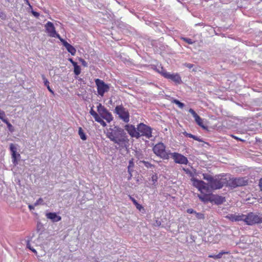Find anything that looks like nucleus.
Segmentation results:
<instances>
[{
  "mask_svg": "<svg viewBox=\"0 0 262 262\" xmlns=\"http://www.w3.org/2000/svg\"><path fill=\"white\" fill-rule=\"evenodd\" d=\"M97 262H99V261H97Z\"/></svg>",
  "mask_w": 262,
  "mask_h": 262,
  "instance_id": "nucleus-56",
  "label": "nucleus"
},
{
  "mask_svg": "<svg viewBox=\"0 0 262 262\" xmlns=\"http://www.w3.org/2000/svg\"><path fill=\"white\" fill-rule=\"evenodd\" d=\"M157 71L160 73L165 78V73H168L163 68V67H159L156 69Z\"/></svg>",
  "mask_w": 262,
  "mask_h": 262,
  "instance_id": "nucleus-32",
  "label": "nucleus"
},
{
  "mask_svg": "<svg viewBox=\"0 0 262 262\" xmlns=\"http://www.w3.org/2000/svg\"><path fill=\"white\" fill-rule=\"evenodd\" d=\"M165 75L166 78L169 79L177 83H180L182 81L180 76L178 74H171L168 73H165Z\"/></svg>",
  "mask_w": 262,
  "mask_h": 262,
  "instance_id": "nucleus-17",
  "label": "nucleus"
},
{
  "mask_svg": "<svg viewBox=\"0 0 262 262\" xmlns=\"http://www.w3.org/2000/svg\"><path fill=\"white\" fill-rule=\"evenodd\" d=\"M204 184V182L195 179L193 180V185L197 188L199 191L201 189L202 185Z\"/></svg>",
  "mask_w": 262,
  "mask_h": 262,
  "instance_id": "nucleus-21",
  "label": "nucleus"
},
{
  "mask_svg": "<svg viewBox=\"0 0 262 262\" xmlns=\"http://www.w3.org/2000/svg\"><path fill=\"white\" fill-rule=\"evenodd\" d=\"M134 167V163L133 162V159H132L129 161V164L128 166V172L131 174V172L133 171V168ZM132 176V174H130V177Z\"/></svg>",
  "mask_w": 262,
  "mask_h": 262,
  "instance_id": "nucleus-27",
  "label": "nucleus"
},
{
  "mask_svg": "<svg viewBox=\"0 0 262 262\" xmlns=\"http://www.w3.org/2000/svg\"><path fill=\"white\" fill-rule=\"evenodd\" d=\"M189 112L191 114L195 119V121L198 125L202 127L203 129H206L207 126L203 124V120L201 117L196 113V112L192 108L189 110Z\"/></svg>",
  "mask_w": 262,
  "mask_h": 262,
  "instance_id": "nucleus-14",
  "label": "nucleus"
},
{
  "mask_svg": "<svg viewBox=\"0 0 262 262\" xmlns=\"http://www.w3.org/2000/svg\"><path fill=\"white\" fill-rule=\"evenodd\" d=\"M6 114L4 111L0 109V119L4 122V120H6L7 118H5Z\"/></svg>",
  "mask_w": 262,
  "mask_h": 262,
  "instance_id": "nucleus-34",
  "label": "nucleus"
},
{
  "mask_svg": "<svg viewBox=\"0 0 262 262\" xmlns=\"http://www.w3.org/2000/svg\"><path fill=\"white\" fill-rule=\"evenodd\" d=\"M226 201L225 198L219 195L211 194V202L216 205H220Z\"/></svg>",
  "mask_w": 262,
  "mask_h": 262,
  "instance_id": "nucleus-16",
  "label": "nucleus"
},
{
  "mask_svg": "<svg viewBox=\"0 0 262 262\" xmlns=\"http://www.w3.org/2000/svg\"><path fill=\"white\" fill-rule=\"evenodd\" d=\"M92 116L94 118L96 121H97V120L101 118L96 112L92 115Z\"/></svg>",
  "mask_w": 262,
  "mask_h": 262,
  "instance_id": "nucleus-43",
  "label": "nucleus"
},
{
  "mask_svg": "<svg viewBox=\"0 0 262 262\" xmlns=\"http://www.w3.org/2000/svg\"><path fill=\"white\" fill-rule=\"evenodd\" d=\"M4 122L7 124V128L9 132L13 133L14 132V128L12 125L8 121V119L6 120H4Z\"/></svg>",
  "mask_w": 262,
  "mask_h": 262,
  "instance_id": "nucleus-26",
  "label": "nucleus"
},
{
  "mask_svg": "<svg viewBox=\"0 0 262 262\" xmlns=\"http://www.w3.org/2000/svg\"><path fill=\"white\" fill-rule=\"evenodd\" d=\"M0 18L2 20H6L7 18L6 14L4 12H2L0 11Z\"/></svg>",
  "mask_w": 262,
  "mask_h": 262,
  "instance_id": "nucleus-37",
  "label": "nucleus"
},
{
  "mask_svg": "<svg viewBox=\"0 0 262 262\" xmlns=\"http://www.w3.org/2000/svg\"><path fill=\"white\" fill-rule=\"evenodd\" d=\"M97 122H99L103 127L106 126V123L101 118H100V119H99V120H98Z\"/></svg>",
  "mask_w": 262,
  "mask_h": 262,
  "instance_id": "nucleus-41",
  "label": "nucleus"
},
{
  "mask_svg": "<svg viewBox=\"0 0 262 262\" xmlns=\"http://www.w3.org/2000/svg\"><path fill=\"white\" fill-rule=\"evenodd\" d=\"M10 150L12 155V161L16 165L18 163L17 158L20 157V154L17 153V148L13 143L10 144Z\"/></svg>",
  "mask_w": 262,
  "mask_h": 262,
  "instance_id": "nucleus-13",
  "label": "nucleus"
},
{
  "mask_svg": "<svg viewBox=\"0 0 262 262\" xmlns=\"http://www.w3.org/2000/svg\"><path fill=\"white\" fill-rule=\"evenodd\" d=\"M151 179L153 182V184H155L157 182L158 176L157 174H153L151 177Z\"/></svg>",
  "mask_w": 262,
  "mask_h": 262,
  "instance_id": "nucleus-40",
  "label": "nucleus"
},
{
  "mask_svg": "<svg viewBox=\"0 0 262 262\" xmlns=\"http://www.w3.org/2000/svg\"><path fill=\"white\" fill-rule=\"evenodd\" d=\"M27 247L31 251H32L34 254H37L36 250L34 249L32 247H31V244L29 241L27 242Z\"/></svg>",
  "mask_w": 262,
  "mask_h": 262,
  "instance_id": "nucleus-35",
  "label": "nucleus"
},
{
  "mask_svg": "<svg viewBox=\"0 0 262 262\" xmlns=\"http://www.w3.org/2000/svg\"><path fill=\"white\" fill-rule=\"evenodd\" d=\"M57 262H66L65 257L63 256L59 258Z\"/></svg>",
  "mask_w": 262,
  "mask_h": 262,
  "instance_id": "nucleus-50",
  "label": "nucleus"
},
{
  "mask_svg": "<svg viewBox=\"0 0 262 262\" xmlns=\"http://www.w3.org/2000/svg\"><path fill=\"white\" fill-rule=\"evenodd\" d=\"M186 67H187L189 69H191L193 67V64H191V63H185L184 64Z\"/></svg>",
  "mask_w": 262,
  "mask_h": 262,
  "instance_id": "nucleus-47",
  "label": "nucleus"
},
{
  "mask_svg": "<svg viewBox=\"0 0 262 262\" xmlns=\"http://www.w3.org/2000/svg\"><path fill=\"white\" fill-rule=\"evenodd\" d=\"M59 39H60V40L61 41V42H62V43L63 46L64 47H66V39H63V38H61V37H60V38H59Z\"/></svg>",
  "mask_w": 262,
  "mask_h": 262,
  "instance_id": "nucleus-48",
  "label": "nucleus"
},
{
  "mask_svg": "<svg viewBox=\"0 0 262 262\" xmlns=\"http://www.w3.org/2000/svg\"><path fill=\"white\" fill-rule=\"evenodd\" d=\"M114 112L118 115L119 118L124 122L127 123L129 121V114L126 108L122 105H117L115 108Z\"/></svg>",
  "mask_w": 262,
  "mask_h": 262,
  "instance_id": "nucleus-4",
  "label": "nucleus"
},
{
  "mask_svg": "<svg viewBox=\"0 0 262 262\" xmlns=\"http://www.w3.org/2000/svg\"><path fill=\"white\" fill-rule=\"evenodd\" d=\"M227 180L220 176L213 177L209 184L211 189H218L222 188L224 185H227Z\"/></svg>",
  "mask_w": 262,
  "mask_h": 262,
  "instance_id": "nucleus-3",
  "label": "nucleus"
},
{
  "mask_svg": "<svg viewBox=\"0 0 262 262\" xmlns=\"http://www.w3.org/2000/svg\"><path fill=\"white\" fill-rule=\"evenodd\" d=\"M183 134L185 135L186 137H188L189 138H192L195 140L198 141L199 142H203V140L200 139V138L198 137L197 136H195L194 135H193L191 134L187 133V132H185Z\"/></svg>",
  "mask_w": 262,
  "mask_h": 262,
  "instance_id": "nucleus-24",
  "label": "nucleus"
},
{
  "mask_svg": "<svg viewBox=\"0 0 262 262\" xmlns=\"http://www.w3.org/2000/svg\"><path fill=\"white\" fill-rule=\"evenodd\" d=\"M68 60H69V61H70L72 63V64H73V66H74V65H75L76 64H77V62H76L74 61L73 60V59H72V58H69L68 59Z\"/></svg>",
  "mask_w": 262,
  "mask_h": 262,
  "instance_id": "nucleus-51",
  "label": "nucleus"
},
{
  "mask_svg": "<svg viewBox=\"0 0 262 262\" xmlns=\"http://www.w3.org/2000/svg\"><path fill=\"white\" fill-rule=\"evenodd\" d=\"M143 163L144 164L145 166L147 168H152L154 167V165L149 163L148 162L143 161Z\"/></svg>",
  "mask_w": 262,
  "mask_h": 262,
  "instance_id": "nucleus-42",
  "label": "nucleus"
},
{
  "mask_svg": "<svg viewBox=\"0 0 262 262\" xmlns=\"http://www.w3.org/2000/svg\"><path fill=\"white\" fill-rule=\"evenodd\" d=\"M47 219H50L53 222H57L61 220V217L58 215L55 212H49L46 214Z\"/></svg>",
  "mask_w": 262,
  "mask_h": 262,
  "instance_id": "nucleus-19",
  "label": "nucleus"
},
{
  "mask_svg": "<svg viewBox=\"0 0 262 262\" xmlns=\"http://www.w3.org/2000/svg\"><path fill=\"white\" fill-rule=\"evenodd\" d=\"M35 206H34V205H29L28 206V207H29V209H30V210H34V207H35Z\"/></svg>",
  "mask_w": 262,
  "mask_h": 262,
  "instance_id": "nucleus-52",
  "label": "nucleus"
},
{
  "mask_svg": "<svg viewBox=\"0 0 262 262\" xmlns=\"http://www.w3.org/2000/svg\"><path fill=\"white\" fill-rule=\"evenodd\" d=\"M97 111L101 117L106 120L108 122H110L113 120V117L111 113L109 112L101 103H99L97 106Z\"/></svg>",
  "mask_w": 262,
  "mask_h": 262,
  "instance_id": "nucleus-8",
  "label": "nucleus"
},
{
  "mask_svg": "<svg viewBox=\"0 0 262 262\" xmlns=\"http://www.w3.org/2000/svg\"><path fill=\"white\" fill-rule=\"evenodd\" d=\"M73 66L74 67V72L75 74L76 75H78L79 74H80L81 72V69L80 67L77 64V63Z\"/></svg>",
  "mask_w": 262,
  "mask_h": 262,
  "instance_id": "nucleus-31",
  "label": "nucleus"
},
{
  "mask_svg": "<svg viewBox=\"0 0 262 262\" xmlns=\"http://www.w3.org/2000/svg\"><path fill=\"white\" fill-rule=\"evenodd\" d=\"M211 193H204L202 194H198V196L202 202L204 203H207L208 202H211Z\"/></svg>",
  "mask_w": 262,
  "mask_h": 262,
  "instance_id": "nucleus-18",
  "label": "nucleus"
},
{
  "mask_svg": "<svg viewBox=\"0 0 262 262\" xmlns=\"http://www.w3.org/2000/svg\"><path fill=\"white\" fill-rule=\"evenodd\" d=\"M124 128L132 137L139 138V132L134 125L128 124L124 126Z\"/></svg>",
  "mask_w": 262,
  "mask_h": 262,
  "instance_id": "nucleus-12",
  "label": "nucleus"
},
{
  "mask_svg": "<svg viewBox=\"0 0 262 262\" xmlns=\"http://www.w3.org/2000/svg\"><path fill=\"white\" fill-rule=\"evenodd\" d=\"M24 1L25 2L26 4L29 5L30 7H31L30 4L29 0H24Z\"/></svg>",
  "mask_w": 262,
  "mask_h": 262,
  "instance_id": "nucleus-54",
  "label": "nucleus"
},
{
  "mask_svg": "<svg viewBox=\"0 0 262 262\" xmlns=\"http://www.w3.org/2000/svg\"><path fill=\"white\" fill-rule=\"evenodd\" d=\"M258 186L260 190L262 191V178H261L259 181Z\"/></svg>",
  "mask_w": 262,
  "mask_h": 262,
  "instance_id": "nucleus-49",
  "label": "nucleus"
},
{
  "mask_svg": "<svg viewBox=\"0 0 262 262\" xmlns=\"http://www.w3.org/2000/svg\"><path fill=\"white\" fill-rule=\"evenodd\" d=\"M196 217L198 219H203L204 218V215L202 213H195Z\"/></svg>",
  "mask_w": 262,
  "mask_h": 262,
  "instance_id": "nucleus-36",
  "label": "nucleus"
},
{
  "mask_svg": "<svg viewBox=\"0 0 262 262\" xmlns=\"http://www.w3.org/2000/svg\"><path fill=\"white\" fill-rule=\"evenodd\" d=\"M228 252H223V251H222L221 252H220L217 255H210L209 256V257H212V258H213L214 259H219V258H221L222 256V255L224 254H226V253H228Z\"/></svg>",
  "mask_w": 262,
  "mask_h": 262,
  "instance_id": "nucleus-28",
  "label": "nucleus"
},
{
  "mask_svg": "<svg viewBox=\"0 0 262 262\" xmlns=\"http://www.w3.org/2000/svg\"><path fill=\"white\" fill-rule=\"evenodd\" d=\"M232 137H233L234 139H236V140H241V141H243L242 140H241V139L234 136H232Z\"/></svg>",
  "mask_w": 262,
  "mask_h": 262,
  "instance_id": "nucleus-55",
  "label": "nucleus"
},
{
  "mask_svg": "<svg viewBox=\"0 0 262 262\" xmlns=\"http://www.w3.org/2000/svg\"><path fill=\"white\" fill-rule=\"evenodd\" d=\"M32 14L36 17H38L39 16V13L36 12L35 11H32Z\"/></svg>",
  "mask_w": 262,
  "mask_h": 262,
  "instance_id": "nucleus-45",
  "label": "nucleus"
},
{
  "mask_svg": "<svg viewBox=\"0 0 262 262\" xmlns=\"http://www.w3.org/2000/svg\"><path fill=\"white\" fill-rule=\"evenodd\" d=\"M95 112H96L95 111H94L93 107H92L90 110V113L91 114V115L92 116V115H93Z\"/></svg>",
  "mask_w": 262,
  "mask_h": 262,
  "instance_id": "nucleus-53",
  "label": "nucleus"
},
{
  "mask_svg": "<svg viewBox=\"0 0 262 262\" xmlns=\"http://www.w3.org/2000/svg\"><path fill=\"white\" fill-rule=\"evenodd\" d=\"M130 200L133 202L134 204L136 206L137 209H138L139 210H141V209H143V207L139 204L137 201L132 196H129Z\"/></svg>",
  "mask_w": 262,
  "mask_h": 262,
  "instance_id": "nucleus-25",
  "label": "nucleus"
},
{
  "mask_svg": "<svg viewBox=\"0 0 262 262\" xmlns=\"http://www.w3.org/2000/svg\"><path fill=\"white\" fill-rule=\"evenodd\" d=\"M80 61L82 64V65L85 67H88V63L87 62L83 59H80Z\"/></svg>",
  "mask_w": 262,
  "mask_h": 262,
  "instance_id": "nucleus-44",
  "label": "nucleus"
},
{
  "mask_svg": "<svg viewBox=\"0 0 262 262\" xmlns=\"http://www.w3.org/2000/svg\"><path fill=\"white\" fill-rule=\"evenodd\" d=\"M187 212L188 213H190V214H192V213H195V211L193 209H192L191 208H189L187 210Z\"/></svg>",
  "mask_w": 262,
  "mask_h": 262,
  "instance_id": "nucleus-46",
  "label": "nucleus"
},
{
  "mask_svg": "<svg viewBox=\"0 0 262 262\" xmlns=\"http://www.w3.org/2000/svg\"><path fill=\"white\" fill-rule=\"evenodd\" d=\"M154 152L158 156L164 159H168L170 153L165 150V146L162 143L157 144L153 148Z\"/></svg>",
  "mask_w": 262,
  "mask_h": 262,
  "instance_id": "nucleus-5",
  "label": "nucleus"
},
{
  "mask_svg": "<svg viewBox=\"0 0 262 262\" xmlns=\"http://www.w3.org/2000/svg\"><path fill=\"white\" fill-rule=\"evenodd\" d=\"M95 81L97 87L98 93L101 96H103L105 92L109 91V85L106 84L103 81L99 79H96Z\"/></svg>",
  "mask_w": 262,
  "mask_h": 262,
  "instance_id": "nucleus-9",
  "label": "nucleus"
},
{
  "mask_svg": "<svg viewBox=\"0 0 262 262\" xmlns=\"http://www.w3.org/2000/svg\"><path fill=\"white\" fill-rule=\"evenodd\" d=\"M245 222L248 225L262 223V214L250 212L245 215Z\"/></svg>",
  "mask_w": 262,
  "mask_h": 262,
  "instance_id": "nucleus-2",
  "label": "nucleus"
},
{
  "mask_svg": "<svg viewBox=\"0 0 262 262\" xmlns=\"http://www.w3.org/2000/svg\"><path fill=\"white\" fill-rule=\"evenodd\" d=\"M225 217L229 219L232 222L236 221H244L245 222V214H229L227 215Z\"/></svg>",
  "mask_w": 262,
  "mask_h": 262,
  "instance_id": "nucleus-15",
  "label": "nucleus"
},
{
  "mask_svg": "<svg viewBox=\"0 0 262 262\" xmlns=\"http://www.w3.org/2000/svg\"><path fill=\"white\" fill-rule=\"evenodd\" d=\"M78 134H79V135L80 136V138L82 140H85L86 139V136L83 132L81 127L79 128Z\"/></svg>",
  "mask_w": 262,
  "mask_h": 262,
  "instance_id": "nucleus-29",
  "label": "nucleus"
},
{
  "mask_svg": "<svg viewBox=\"0 0 262 262\" xmlns=\"http://www.w3.org/2000/svg\"><path fill=\"white\" fill-rule=\"evenodd\" d=\"M137 129L139 132V137L145 136L147 138L149 139L151 137V128L143 123H140L138 125Z\"/></svg>",
  "mask_w": 262,
  "mask_h": 262,
  "instance_id": "nucleus-7",
  "label": "nucleus"
},
{
  "mask_svg": "<svg viewBox=\"0 0 262 262\" xmlns=\"http://www.w3.org/2000/svg\"><path fill=\"white\" fill-rule=\"evenodd\" d=\"M41 77H42V79L43 80V83H44V85L47 87V88L48 89V90L51 92L52 93V94L54 93V92L52 90V89L50 88V82L48 80V79L46 78L45 76L44 75H41Z\"/></svg>",
  "mask_w": 262,
  "mask_h": 262,
  "instance_id": "nucleus-22",
  "label": "nucleus"
},
{
  "mask_svg": "<svg viewBox=\"0 0 262 262\" xmlns=\"http://www.w3.org/2000/svg\"><path fill=\"white\" fill-rule=\"evenodd\" d=\"M46 32L49 36L52 37L60 38V35L56 32L53 24L51 21H48L45 25Z\"/></svg>",
  "mask_w": 262,
  "mask_h": 262,
  "instance_id": "nucleus-10",
  "label": "nucleus"
},
{
  "mask_svg": "<svg viewBox=\"0 0 262 262\" xmlns=\"http://www.w3.org/2000/svg\"><path fill=\"white\" fill-rule=\"evenodd\" d=\"M248 181L244 178H237L230 179L227 181V186L231 188H236L247 185Z\"/></svg>",
  "mask_w": 262,
  "mask_h": 262,
  "instance_id": "nucleus-6",
  "label": "nucleus"
},
{
  "mask_svg": "<svg viewBox=\"0 0 262 262\" xmlns=\"http://www.w3.org/2000/svg\"><path fill=\"white\" fill-rule=\"evenodd\" d=\"M106 136L111 141L118 145L121 149L128 148L129 139L122 128L118 126L110 128L107 130Z\"/></svg>",
  "mask_w": 262,
  "mask_h": 262,
  "instance_id": "nucleus-1",
  "label": "nucleus"
},
{
  "mask_svg": "<svg viewBox=\"0 0 262 262\" xmlns=\"http://www.w3.org/2000/svg\"><path fill=\"white\" fill-rule=\"evenodd\" d=\"M67 50L72 55H75L76 53V49L71 45L67 42Z\"/></svg>",
  "mask_w": 262,
  "mask_h": 262,
  "instance_id": "nucleus-23",
  "label": "nucleus"
},
{
  "mask_svg": "<svg viewBox=\"0 0 262 262\" xmlns=\"http://www.w3.org/2000/svg\"><path fill=\"white\" fill-rule=\"evenodd\" d=\"M201 193H211V189L208 184L204 182V184L202 185L201 189L200 190Z\"/></svg>",
  "mask_w": 262,
  "mask_h": 262,
  "instance_id": "nucleus-20",
  "label": "nucleus"
},
{
  "mask_svg": "<svg viewBox=\"0 0 262 262\" xmlns=\"http://www.w3.org/2000/svg\"><path fill=\"white\" fill-rule=\"evenodd\" d=\"M203 179L206 181H207L209 183V184L210 183L211 181L213 179V177L211 175L208 173H204L203 174Z\"/></svg>",
  "mask_w": 262,
  "mask_h": 262,
  "instance_id": "nucleus-30",
  "label": "nucleus"
},
{
  "mask_svg": "<svg viewBox=\"0 0 262 262\" xmlns=\"http://www.w3.org/2000/svg\"><path fill=\"white\" fill-rule=\"evenodd\" d=\"M182 39L185 41L186 42L188 43V44H190V45H191L193 43V42L192 41V40L190 39V38H182Z\"/></svg>",
  "mask_w": 262,
  "mask_h": 262,
  "instance_id": "nucleus-39",
  "label": "nucleus"
},
{
  "mask_svg": "<svg viewBox=\"0 0 262 262\" xmlns=\"http://www.w3.org/2000/svg\"><path fill=\"white\" fill-rule=\"evenodd\" d=\"M172 102L173 103H175L176 104L178 105V106L181 108H182L184 107V104L181 102H180V101H179L178 100H177V99H173L172 101Z\"/></svg>",
  "mask_w": 262,
  "mask_h": 262,
  "instance_id": "nucleus-33",
  "label": "nucleus"
},
{
  "mask_svg": "<svg viewBox=\"0 0 262 262\" xmlns=\"http://www.w3.org/2000/svg\"><path fill=\"white\" fill-rule=\"evenodd\" d=\"M170 155H171L174 162L177 163L187 164L188 162L187 158L180 154L174 152L172 154L170 153Z\"/></svg>",
  "mask_w": 262,
  "mask_h": 262,
  "instance_id": "nucleus-11",
  "label": "nucleus"
},
{
  "mask_svg": "<svg viewBox=\"0 0 262 262\" xmlns=\"http://www.w3.org/2000/svg\"><path fill=\"white\" fill-rule=\"evenodd\" d=\"M43 201L42 200V198H39V199H38L34 204V206H37L39 204H42V203H43Z\"/></svg>",
  "mask_w": 262,
  "mask_h": 262,
  "instance_id": "nucleus-38",
  "label": "nucleus"
}]
</instances>
